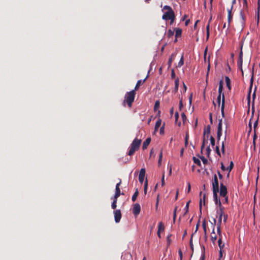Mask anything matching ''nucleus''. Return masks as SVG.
Listing matches in <instances>:
<instances>
[{"label": "nucleus", "instance_id": "obj_33", "mask_svg": "<svg viewBox=\"0 0 260 260\" xmlns=\"http://www.w3.org/2000/svg\"><path fill=\"white\" fill-rule=\"evenodd\" d=\"M224 105H225V96H224V93H222L221 108H224Z\"/></svg>", "mask_w": 260, "mask_h": 260}, {"label": "nucleus", "instance_id": "obj_36", "mask_svg": "<svg viewBox=\"0 0 260 260\" xmlns=\"http://www.w3.org/2000/svg\"><path fill=\"white\" fill-rule=\"evenodd\" d=\"M198 156L200 158V159L202 160L204 165H206L208 163L207 159H206L204 156H200L199 155H198Z\"/></svg>", "mask_w": 260, "mask_h": 260}, {"label": "nucleus", "instance_id": "obj_51", "mask_svg": "<svg viewBox=\"0 0 260 260\" xmlns=\"http://www.w3.org/2000/svg\"><path fill=\"white\" fill-rule=\"evenodd\" d=\"M210 142H211V144L212 146H214L215 145V139L214 138H213V137L212 136H211L210 137Z\"/></svg>", "mask_w": 260, "mask_h": 260}, {"label": "nucleus", "instance_id": "obj_41", "mask_svg": "<svg viewBox=\"0 0 260 260\" xmlns=\"http://www.w3.org/2000/svg\"><path fill=\"white\" fill-rule=\"evenodd\" d=\"M174 31L171 29H169L168 31L167 35L169 38H171L174 36Z\"/></svg>", "mask_w": 260, "mask_h": 260}, {"label": "nucleus", "instance_id": "obj_26", "mask_svg": "<svg viewBox=\"0 0 260 260\" xmlns=\"http://www.w3.org/2000/svg\"><path fill=\"white\" fill-rule=\"evenodd\" d=\"M175 56V53H173V54H171V56L170 57V58L169 59V60H168V66H169V67H171V64H172L173 60L174 59Z\"/></svg>", "mask_w": 260, "mask_h": 260}, {"label": "nucleus", "instance_id": "obj_50", "mask_svg": "<svg viewBox=\"0 0 260 260\" xmlns=\"http://www.w3.org/2000/svg\"><path fill=\"white\" fill-rule=\"evenodd\" d=\"M203 251H202V256L201 257L200 260H205V247L203 246Z\"/></svg>", "mask_w": 260, "mask_h": 260}, {"label": "nucleus", "instance_id": "obj_17", "mask_svg": "<svg viewBox=\"0 0 260 260\" xmlns=\"http://www.w3.org/2000/svg\"><path fill=\"white\" fill-rule=\"evenodd\" d=\"M182 33V30L179 28H176V31H175V37L176 39L174 41L175 42H176L177 41V38L181 36Z\"/></svg>", "mask_w": 260, "mask_h": 260}, {"label": "nucleus", "instance_id": "obj_44", "mask_svg": "<svg viewBox=\"0 0 260 260\" xmlns=\"http://www.w3.org/2000/svg\"><path fill=\"white\" fill-rule=\"evenodd\" d=\"M218 246L220 249H222L224 247V244H222L221 238H219L218 241Z\"/></svg>", "mask_w": 260, "mask_h": 260}, {"label": "nucleus", "instance_id": "obj_42", "mask_svg": "<svg viewBox=\"0 0 260 260\" xmlns=\"http://www.w3.org/2000/svg\"><path fill=\"white\" fill-rule=\"evenodd\" d=\"M147 187H148V181L146 179L145 182L144 188V192L145 194L147 193Z\"/></svg>", "mask_w": 260, "mask_h": 260}, {"label": "nucleus", "instance_id": "obj_5", "mask_svg": "<svg viewBox=\"0 0 260 260\" xmlns=\"http://www.w3.org/2000/svg\"><path fill=\"white\" fill-rule=\"evenodd\" d=\"M253 78H254L253 77V71H252V76L251 77L250 81V86L249 88V91H248V93L247 97L248 104H250V94H251V89H252V85H253Z\"/></svg>", "mask_w": 260, "mask_h": 260}, {"label": "nucleus", "instance_id": "obj_52", "mask_svg": "<svg viewBox=\"0 0 260 260\" xmlns=\"http://www.w3.org/2000/svg\"><path fill=\"white\" fill-rule=\"evenodd\" d=\"M192 236H193V234H192L191 238L190 239L189 245H190V248L193 250V243H192Z\"/></svg>", "mask_w": 260, "mask_h": 260}, {"label": "nucleus", "instance_id": "obj_57", "mask_svg": "<svg viewBox=\"0 0 260 260\" xmlns=\"http://www.w3.org/2000/svg\"><path fill=\"white\" fill-rule=\"evenodd\" d=\"M162 157V151H161L159 154V159H158V163L159 165H160L161 164Z\"/></svg>", "mask_w": 260, "mask_h": 260}, {"label": "nucleus", "instance_id": "obj_29", "mask_svg": "<svg viewBox=\"0 0 260 260\" xmlns=\"http://www.w3.org/2000/svg\"><path fill=\"white\" fill-rule=\"evenodd\" d=\"M137 151L135 148H133L132 146H130L129 150L127 153V154L129 156L133 155L135 152Z\"/></svg>", "mask_w": 260, "mask_h": 260}, {"label": "nucleus", "instance_id": "obj_8", "mask_svg": "<svg viewBox=\"0 0 260 260\" xmlns=\"http://www.w3.org/2000/svg\"><path fill=\"white\" fill-rule=\"evenodd\" d=\"M216 222V220L215 218H214L213 219V223H212V225H213L212 232L211 233V239L213 243H215V241L217 239V237L215 235V224Z\"/></svg>", "mask_w": 260, "mask_h": 260}, {"label": "nucleus", "instance_id": "obj_6", "mask_svg": "<svg viewBox=\"0 0 260 260\" xmlns=\"http://www.w3.org/2000/svg\"><path fill=\"white\" fill-rule=\"evenodd\" d=\"M212 189L213 190H219V183L217 176L214 174L213 177V181L212 182Z\"/></svg>", "mask_w": 260, "mask_h": 260}, {"label": "nucleus", "instance_id": "obj_55", "mask_svg": "<svg viewBox=\"0 0 260 260\" xmlns=\"http://www.w3.org/2000/svg\"><path fill=\"white\" fill-rule=\"evenodd\" d=\"M243 9H247V0H243Z\"/></svg>", "mask_w": 260, "mask_h": 260}, {"label": "nucleus", "instance_id": "obj_15", "mask_svg": "<svg viewBox=\"0 0 260 260\" xmlns=\"http://www.w3.org/2000/svg\"><path fill=\"white\" fill-rule=\"evenodd\" d=\"M219 192V190H213V198L216 204L219 205V201H220V200L218 199L217 193Z\"/></svg>", "mask_w": 260, "mask_h": 260}, {"label": "nucleus", "instance_id": "obj_24", "mask_svg": "<svg viewBox=\"0 0 260 260\" xmlns=\"http://www.w3.org/2000/svg\"><path fill=\"white\" fill-rule=\"evenodd\" d=\"M161 123V119H159L158 120H157V121L155 123V127H154L155 132L157 131L158 128L160 126Z\"/></svg>", "mask_w": 260, "mask_h": 260}, {"label": "nucleus", "instance_id": "obj_31", "mask_svg": "<svg viewBox=\"0 0 260 260\" xmlns=\"http://www.w3.org/2000/svg\"><path fill=\"white\" fill-rule=\"evenodd\" d=\"M193 160L194 164L200 167L201 166V162L200 159L196 157H193Z\"/></svg>", "mask_w": 260, "mask_h": 260}, {"label": "nucleus", "instance_id": "obj_61", "mask_svg": "<svg viewBox=\"0 0 260 260\" xmlns=\"http://www.w3.org/2000/svg\"><path fill=\"white\" fill-rule=\"evenodd\" d=\"M164 128H165V126L164 125H163L160 128V134L161 135H162L164 134Z\"/></svg>", "mask_w": 260, "mask_h": 260}, {"label": "nucleus", "instance_id": "obj_25", "mask_svg": "<svg viewBox=\"0 0 260 260\" xmlns=\"http://www.w3.org/2000/svg\"><path fill=\"white\" fill-rule=\"evenodd\" d=\"M138 194H139L138 189V188H136V191L134 192V193L133 195L132 198V200L133 202H134L136 200Z\"/></svg>", "mask_w": 260, "mask_h": 260}, {"label": "nucleus", "instance_id": "obj_27", "mask_svg": "<svg viewBox=\"0 0 260 260\" xmlns=\"http://www.w3.org/2000/svg\"><path fill=\"white\" fill-rule=\"evenodd\" d=\"M202 226H203V230H204V234H205V238H206V239H207V236L206 223V221H205V220H204L203 221V223H202Z\"/></svg>", "mask_w": 260, "mask_h": 260}, {"label": "nucleus", "instance_id": "obj_62", "mask_svg": "<svg viewBox=\"0 0 260 260\" xmlns=\"http://www.w3.org/2000/svg\"><path fill=\"white\" fill-rule=\"evenodd\" d=\"M211 149L210 148V146H208L207 147V149H206V151H207V154L208 155H209L211 152Z\"/></svg>", "mask_w": 260, "mask_h": 260}, {"label": "nucleus", "instance_id": "obj_49", "mask_svg": "<svg viewBox=\"0 0 260 260\" xmlns=\"http://www.w3.org/2000/svg\"><path fill=\"white\" fill-rule=\"evenodd\" d=\"M181 115V117H182V118L183 122L184 123L185 121L187 119L186 116V115H185V113L184 112L182 113Z\"/></svg>", "mask_w": 260, "mask_h": 260}, {"label": "nucleus", "instance_id": "obj_38", "mask_svg": "<svg viewBox=\"0 0 260 260\" xmlns=\"http://www.w3.org/2000/svg\"><path fill=\"white\" fill-rule=\"evenodd\" d=\"M190 202V201H189L187 202L186 206L185 207L184 210H185V213L184 214V215H185L188 212V209H189V205Z\"/></svg>", "mask_w": 260, "mask_h": 260}, {"label": "nucleus", "instance_id": "obj_53", "mask_svg": "<svg viewBox=\"0 0 260 260\" xmlns=\"http://www.w3.org/2000/svg\"><path fill=\"white\" fill-rule=\"evenodd\" d=\"M183 105L182 100L181 99L180 101H179V110L181 111L182 110V109L183 108Z\"/></svg>", "mask_w": 260, "mask_h": 260}, {"label": "nucleus", "instance_id": "obj_4", "mask_svg": "<svg viewBox=\"0 0 260 260\" xmlns=\"http://www.w3.org/2000/svg\"><path fill=\"white\" fill-rule=\"evenodd\" d=\"M141 142L142 141L141 139L135 138L133 140L132 143L131 144V146L135 148L136 150H138L140 148Z\"/></svg>", "mask_w": 260, "mask_h": 260}, {"label": "nucleus", "instance_id": "obj_12", "mask_svg": "<svg viewBox=\"0 0 260 260\" xmlns=\"http://www.w3.org/2000/svg\"><path fill=\"white\" fill-rule=\"evenodd\" d=\"M114 220L115 222L118 223L121 218V213L120 210L117 209L114 211Z\"/></svg>", "mask_w": 260, "mask_h": 260}, {"label": "nucleus", "instance_id": "obj_3", "mask_svg": "<svg viewBox=\"0 0 260 260\" xmlns=\"http://www.w3.org/2000/svg\"><path fill=\"white\" fill-rule=\"evenodd\" d=\"M219 207L220 208V212L217 211V213L219 215L218 222H217V225H221V221H222V217L223 215V207L221 205V203L220 201H219Z\"/></svg>", "mask_w": 260, "mask_h": 260}, {"label": "nucleus", "instance_id": "obj_21", "mask_svg": "<svg viewBox=\"0 0 260 260\" xmlns=\"http://www.w3.org/2000/svg\"><path fill=\"white\" fill-rule=\"evenodd\" d=\"M223 81L220 80L219 84V88H218V94L222 95V90H223Z\"/></svg>", "mask_w": 260, "mask_h": 260}, {"label": "nucleus", "instance_id": "obj_7", "mask_svg": "<svg viewBox=\"0 0 260 260\" xmlns=\"http://www.w3.org/2000/svg\"><path fill=\"white\" fill-rule=\"evenodd\" d=\"M141 211V206L139 204L136 203L134 205L133 208V213L135 216L137 217Z\"/></svg>", "mask_w": 260, "mask_h": 260}, {"label": "nucleus", "instance_id": "obj_40", "mask_svg": "<svg viewBox=\"0 0 260 260\" xmlns=\"http://www.w3.org/2000/svg\"><path fill=\"white\" fill-rule=\"evenodd\" d=\"M158 231H164V226L162 222H160L158 224Z\"/></svg>", "mask_w": 260, "mask_h": 260}, {"label": "nucleus", "instance_id": "obj_9", "mask_svg": "<svg viewBox=\"0 0 260 260\" xmlns=\"http://www.w3.org/2000/svg\"><path fill=\"white\" fill-rule=\"evenodd\" d=\"M233 9V6H231L230 9H228V29L227 30H229V28L230 26V23L232 21L233 19V14L232 12V10Z\"/></svg>", "mask_w": 260, "mask_h": 260}, {"label": "nucleus", "instance_id": "obj_20", "mask_svg": "<svg viewBox=\"0 0 260 260\" xmlns=\"http://www.w3.org/2000/svg\"><path fill=\"white\" fill-rule=\"evenodd\" d=\"M225 80L226 84V86H227L228 89L230 90H231V85L230 79L228 77L225 76Z\"/></svg>", "mask_w": 260, "mask_h": 260}, {"label": "nucleus", "instance_id": "obj_32", "mask_svg": "<svg viewBox=\"0 0 260 260\" xmlns=\"http://www.w3.org/2000/svg\"><path fill=\"white\" fill-rule=\"evenodd\" d=\"M189 139V134L188 132L186 133L185 138V147H186L188 145V140Z\"/></svg>", "mask_w": 260, "mask_h": 260}, {"label": "nucleus", "instance_id": "obj_39", "mask_svg": "<svg viewBox=\"0 0 260 260\" xmlns=\"http://www.w3.org/2000/svg\"><path fill=\"white\" fill-rule=\"evenodd\" d=\"M177 206H176L174 211H173V221L174 222H175L176 218V213H177Z\"/></svg>", "mask_w": 260, "mask_h": 260}, {"label": "nucleus", "instance_id": "obj_13", "mask_svg": "<svg viewBox=\"0 0 260 260\" xmlns=\"http://www.w3.org/2000/svg\"><path fill=\"white\" fill-rule=\"evenodd\" d=\"M121 183V180L119 179V182L117 183L116 185V188H115V193L114 195V199H117V198L120 196L121 192H120V189L119 188V186Z\"/></svg>", "mask_w": 260, "mask_h": 260}, {"label": "nucleus", "instance_id": "obj_37", "mask_svg": "<svg viewBox=\"0 0 260 260\" xmlns=\"http://www.w3.org/2000/svg\"><path fill=\"white\" fill-rule=\"evenodd\" d=\"M117 199H114V200L112 203L111 207L112 209H115L117 207Z\"/></svg>", "mask_w": 260, "mask_h": 260}, {"label": "nucleus", "instance_id": "obj_2", "mask_svg": "<svg viewBox=\"0 0 260 260\" xmlns=\"http://www.w3.org/2000/svg\"><path fill=\"white\" fill-rule=\"evenodd\" d=\"M136 92L135 90L127 92L124 97V102H126L129 107H131L133 102L134 101Z\"/></svg>", "mask_w": 260, "mask_h": 260}, {"label": "nucleus", "instance_id": "obj_28", "mask_svg": "<svg viewBox=\"0 0 260 260\" xmlns=\"http://www.w3.org/2000/svg\"><path fill=\"white\" fill-rule=\"evenodd\" d=\"M222 119H220L219 120L218 126H217V131L222 132Z\"/></svg>", "mask_w": 260, "mask_h": 260}, {"label": "nucleus", "instance_id": "obj_16", "mask_svg": "<svg viewBox=\"0 0 260 260\" xmlns=\"http://www.w3.org/2000/svg\"><path fill=\"white\" fill-rule=\"evenodd\" d=\"M151 142V138H148L146 139V140L143 142L142 148L143 150L146 149L148 146L149 145L150 143Z\"/></svg>", "mask_w": 260, "mask_h": 260}, {"label": "nucleus", "instance_id": "obj_56", "mask_svg": "<svg viewBox=\"0 0 260 260\" xmlns=\"http://www.w3.org/2000/svg\"><path fill=\"white\" fill-rule=\"evenodd\" d=\"M221 151L223 154L225 153L224 142L223 141L221 144Z\"/></svg>", "mask_w": 260, "mask_h": 260}, {"label": "nucleus", "instance_id": "obj_34", "mask_svg": "<svg viewBox=\"0 0 260 260\" xmlns=\"http://www.w3.org/2000/svg\"><path fill=\"white\" fill-rule=\"evenodd\" d=\"M141 83H142V80H140L137 81V84L135 87V89H134L135 91L136 90H137L139 89Z\"/></svg>", "mask_w": 260, "mask_h": 260}, {"label": "nucleus", "instance_id": "obj_63", "mask_svg": "<svg viewBox=\"0 0 260 260\" xmlns=\"http://www.w3.org/2000/svg\"><path fill=\"white\" fill-rule=\"evenodd\" d=\"M178 253H179L180 259H181V260H182V257H183V254H182V252L181 249L179 250Z\"/></svg>", "mask_w": 260, "mask_h": 260}, {"label": "nucleus", "instance_id": "obj_46", "mask_svg": "<svg viewBox=\"0 0 260 260\" xmlns=\"http://www.w3.org/2000/svg\"><path fill=\"white\" fill-rule=\"evenodd\" d=\"M242 47H243V45H242L241 46V50H240V52L239 53V56L238 59H240V60H243Z\"/></svg>", "mask_w": 260, "mask_h": 260}, {"label": "nucleus", "instance_id": "obj_14", "mask_svg": "<svg viewBox=\"0 0 260 260\" xmlns=\"http://www.w3.org/2000/svg\"><path fill=\"white\" fill-rule=\"evenodd\" d=\"M145 174V169L142 168L140 170L139 175V181L140 183H143L144 180V177Z\"/></svg>", "mask_w": 260, "mask_h": 260}, {"label": "nucleus", "instance_id": "obj_19", "mask_svg": "<svg viewBox=\"0 0 260 260\" xmlns=\"http://www.w3.org/2000/svg\"><path fill=\"white\" fill-rule=\"evenodd\" d=\"M242 64H243V60L238 59L237 62V66L238 68L242 72V75H243V71L242 69Z\"/></svg>", "mask_w": 260, "mask_h": 260}, {"label": "nucleus", "instance_id": "obj_23", "mask_svg": "<svg viewBox=\"0 0 260 260\" xmlns=\"http://www.w3.org/2000/svg\"><path fill=\"white\" fill-rule=\"evenodd\" d=\"M205 198H206V194L204 193L203 195V198H201L200 201L199 206H200V210L201 212L202 206V202L203 201L204 204V205L205 204Z\"/></svg>", "mask_w": 260, "mask_h": 260}, {"label": "nucleus", "instance_id": "obj_22", "mask_svg": "<svg viewBox=\"0 0 260 260\" xmlns=\"http://www.w3.org/2000/svg\"><path fill=\"white\" fill-rule=\"evenodd\" d=\"M211 127L210 125H207L205 127L204 129V136H205L206 134L209 135L210 133Z\"/></svg>", "mask_w": 260, "mask_h": 260}, {"label": "nucleus", "instance_id": "obj_59", "mask_svg": "<svg viewBox=\"0 0 260 260\" xmlns=\"http://www.w3.org/2000/svg\"><path fill=\"white\" fill-rule=\"evenodd\" d=\"M216 153L219 155V156H221V154H220V151H219V148L218 146H216Z\"/></svg>", "mask_w": 260, "mask_h": 260}, {"label": "nucleus", "instance_id": "obj_18", "mask_svg": "<svg viewBox=\"0 0 260 260\" xmlns=\"http://www.w3.org/2000/svg\"><path fill=\"white\" fill-rule=\"evenodd\" d=\"M179 84V79L177 78L175 80L174 92L176 93L178 91Z\"/></svg>", "mask_w": 260, "mask_h": 260}, {"label": "nucleus", "instance_id": "obj_35", "mask_svg": "<svg viewBox=\"0 0 260 260\" xmlns=\"http://www.w3.org/2000/svg\"><path fill=\"white\" fill-rule=\"evenodd\" d=\"M183 63H184L183 55H182L180 58V60H179V61L178 63V67H179V68L181 67L182 66H183Z\"/></svg>", "mask_w": 260, "mask_h": 260}, {"label": "nucleus", "instance_id": "obj_48", "mask_svg": "<svg viewBox=\"0 0 260 260\" xmlns=\"http://www.w3.org/2000/svg\"><path fill=\"white\" fill-rule=\"evenodd\" d=\"M234 167V163L233 161L230 162V166L227 168V170H229V172H231Z\"/></svg>", "mask_w": 260, "mask_h": 260}, {"label": "nucleus", "instance_id": "obj_30", "mask_svg": "<svg viewBox=\"0 0 260 260\" xmlns=\"http://www.w3.org/2000/svg\"><path fill=\"white\" fill-rule=\"evenodd\" d=\"M206 40L207 41L209 39L210 36V24L208 23L207 25L206 26Z\"/></svg>", "mask_w": 260, "mask_h": 260}, {"label": "nucleus", "instance_id": "obj_10", "mask_svg": "<svg viewBox=\"0 0 260 260\" xmlns=\"http://www.w3.org/2000/svg\"><path fill=\"white\" fill-rule=\"evenodd\" d=\"M239 23H240L242 29L244 27L245 24V17L244 14V10L240 11Z\"/></svg>", "mask_w": 260, "mask_h": 260}, {"label": "nucleus", "instance_id": "obj_64", "mask_svg": "<svg viewBox=\"0 0 260 260\" xmlns=\"http://www.w3.org/2000/svg\"><path fill=\"white\" fill-rule=\"evenodd\" d=\"M217 174L219 179H222L223 178V175L220 173L219 171H217Z\"/></svg>", "mask_w": 260, "mask_h": 260}, {"label": "nucleus", "instance_id": "obj_47", "mask_svg": "<svg viewBox=\"0 0 260 260\" xmlns=\"http://www.w3.org/2000/svg\"><path fill=\"white\" fill-rule=\"evenodd\" d=\"M159 101H157L155 103V105L154 106V110L156 111V110L159 108Z\"/></svg>", "mask_w": 260, "mask_h": 260}, {"label": "nucleus", "instance_id": "obj_54", "mask_svg": "<svg viewBox=\"0 0 260 260\" xmlns=\"http://www.w3.org/2000/svg\"><path fill=\"white\" fill-rule=\"evenodd\" d=\"M221 96H222V94H218V95L217 98V103H218V106H219L220 104Z\"/></svg>", "mask_w": 260, "mask_h": 260}, {"label": "nucleus", "instance_id": "obj_58", "mask_svg": "<svg viewBox=\"0 0 260 260\" xmlns=\"http://www.w3.org/2000/svg\"><path fill=\"white\" fill-rule=\"evenodd\" d=\"M221 225H217V234L219 235V236H221V229H220Z\"/></svg>", "mask_w": 260, "mask_h": 260}, {"label": "nucleus", "instance_id": "obj_45", "mask_svg": "<svg viewBox=\"0 0 260 260\" xmlns=\"http://www.w3.org/2000/svg\"><path fill=\"white\" fill-rule=\"evenodd\" d=\"M222 136V132L217 131V142L219 143V141L220 139V137Z\"/></svg>", "mask_w": 260, "mask_h": 260}, {"label": "nucleus", "instance_id": "obj_60", "mask_svg": "<svg viewBox=\"0 0 260 260\" xmlns=\"http://www.w3.org/2000/svg\"><path fill=\"white\" fill-rule=\"evenodd\" d=\"M171 78L172 79L175 78V71H174V69H172L171 71Z\"/></svg>", "mask_w": 260, "mask_h": 260}, {"label": "nucleus", "instance_id": "obj_43", "mask_svg": "<svg viewBox=\"0 0 260 260\" xmlns=\"http://www.w3.org/2000/svg\"><path fill=\"white\" fill-rule=\"evenodd\" d=\"M172 235L170 234L167 236V245L169 246L171 243V237Z\"/></svg>", "mask_w": 260, "mask_h": 260}, {"label": "nucleus", "instance_id": "obj_11", "mask_svg": "<svg viewBox=\"0 0 260 260\" xmlns=\"http://www.w3.org/2000/svg\"><path fill=\"white\" fill-rule=\"evenodd\" d=\"M219 192L220 195L223 197H226L227 194V188L223 183H220Z\"/></svg>", "mask_w": 260, "mask_h": 260}, {"label": "nucleus", "instance_id": "obj_1", "mask_svg": "<svg viewBox=\"0 0 260 260\" xmlns=\"http://www.w3.org/2000/svg\"><path fill=\"white\" fill-rule=\"evenodd\" d=\"M166 10L167 12H165L162 16V18L165 20H171V23H173L175 20V13L170 6L166 5L164 7L162 11Z\"/></svg>", "mask_w": 260, "mask_h": 260}]
</instances>
